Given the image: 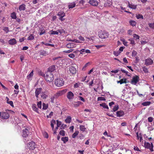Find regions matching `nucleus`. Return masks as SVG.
I'll return each mask as SVG.
<instances>
[{
	"mask_svg": "<svg viewBox=\"0 0 154 154\" xmlns=\"http://www.w3.org/2000/svg\"><path fill=\"white\" fill-rule=\"evenodd\" d=\"M46 74L45 76V80L49 82H52L54 79L53 74L51 72H46Z\"/></svg>",
	"mask_w": 154,
	"mask_h": 154,
	"instance_id": "1",
	"label": "nucleus"
},
{
	"mask_svg": "<svg viewBox=\"0 0 154 154\" xmlns=\"http://www.w3.org/2000/svg\"><path fill=\"white\" fill-rule=\"evenodd\" d=\"M64 81L62 79H57L55 80L54 84L58 87H61L64 84Z\"/></svg>",
	"mask_w": 154,
	"mask_h": 154,
	"instance_id": "2",
	"label": "nucleus"
},
{
	"mask_svg": "<svg viewBox=\"0 0 154 154\" xmlns=\"http://www.w3.org/2000/svg\"><path fill=\"white\" fill-rule=\"evenodd\" d=\"M99 37L102 39L106 38L108 37L109 34L106 31L100 32L98 34Z\"/></svg>",
	"mask_w": 154,
	"mask_h": 154,
	"instance_id": "3",
	"label": "nucleus"
},
{
	"mask_svg": "<svg viewBox=\"0 0 154 154\" xmlns=\"http://www.w3.org/2000/svg\"><path fill=\"white\" fill-rule=\"evenodd\" d=\"M144 145L145 147L146 148L149 149L152 152L153 151V144L152 143H151V144H150L148 142H145Z\"/></svg>",
	"mask_w": 154,
	"mask_h": 154,
	"instance_id": "4",
	"label": "nucleus"
},
{
	"mask_svg": "<svg viewBox=\"0 0 154 154\" xmlns=\"http://www.w3.org/2000/svg\"><path fill=\"white\" fill-rule=\"evenodd\" d=\"M57 15L59 17V19L61 21H64L65 19L63 17L65 16V14L63 11L59 12L57 14Z\"/></svg>",
	"mask_w": 154,
	"mask_h": 154,
	"instance_id": "5",
	"label": "nucleus"
},
{
	"mask_svg": "<svg viewBox=\"0 0 154 154\" xmlns=\"http://www.w3.org/2000/svg\"><path fill=\"white\" fill-rule=\"evenodd\" d=\"M139 77L137 75L134 76L131 81V84L134 85H136L139 81Z\"/></svg>",
	"mask_w": 154,
	"mask_h": 154,
	"instance_id": "6",
	"label": "nucleus"
},
{
	"mask_svg": "<svg viewBox=\"0 0 154 154\" xmlns=\"http://www.w3.org/2000/svg\"><path fill=\"white\" fill-rule=\"evenodd\" d=\"M66 91L67 90L65 89L58 91L54 95V98H57L59 96L65 94L66 92Z\"/></svg>",
	"mask_w": 154,
	"mask_h": 154,
	"instance_id": "7",
	"label": "nucleus"
},
{
	"mask_svg": "<svg viewBox=\"0 0 154 154\" xmlns=\"http://www.w3.org/2000/svg\"><path fill=\"white\" fill-rule=\"evenodd\" d=\"M1 117L3 119H7L9 117V114L7 112L1 113Z\"/></svg>",
	"mask_w": 154,
	"mask_h": 154,
	"instance_id": "8",
	"label": "nucleus"
},
{
	"mask_svg": "<svg viewBox=\"0 0 154 154\" xmlns=\"http://www.w3.org/2000/svg\"><path fill=\"white\" fill-rule=\"evenodd\" d=\"M28 147L30 149L34 150L35 148V143L33 142H29V143L28 144Z\"/></svg>",
	"mask_w": 154,
	"mask_h": 154,
	"instance_id": "9",
	"label": "nucleus"
},
{
	"mask_svg": "<svg viewBox=\"0 0 154 154\" xmlns=\"http://www.w3.org/2000/svg\"><path fill=\"white\" fill-rule=\"evenodd\" d=\"M88 2L91 5L93 6H97L98 4V2L97 1L94 0H90Z\"/></svg>",
	"mask_w": 154,
	"mask_h": 154,
	"instance_id": "10",
	"label": "nucleus"
},
{
	"mask_svg": "<svg viewBox=\"0 0 154 154\" xmlns=\"http://www.w3.org/2000/svg\"><path fill=\"white\" fill-rule=\"evenodd\" d=\"M56 69V67L54 65H52L51 66H50L48 68V72H51L54 71Z\"/></svg>",
	"mask_w": 154,
	"mask_h": 154,
	"instance_id": "11",
	"label": "nucleus"
},
{
	"mask_svg": "<svg viewBox=\"0 0 154 154\" xmlns=\"http://www.w3.org/2000/svg\"><path fill=\"white\" fill-rule=\"evenodd\" d=\"M23 136L24 137H26L28 136L29 133L28 130L26 128L23 130Z\"/></svg>",
	"mask_w": 154,
	"mask_h": 154,
	"instance_id": "12",
	"label": "nucleus"
},
{
	"mask_svg": "<svg viewBox=\"0 0 154 154\" xmlns=\"http://www.w3.org/2000/svg\"><path fill=\"white\" fill-rule=\"evenodd\" d=\"M74 94L71 91H69L67 94V97L69 100L72 99L73 97Z\"/></svg>",
	"mask_w": 154,
	"mask_h": 154,
	"instance_id": "13",
	"label": "nucleus"
},
{
	"mask_svg": "<svg viewBox=\"0 0 154 154\" xmlns=\"http://www.w3.org/2000/svg\"><path fill=\"white\" fill-rule=\"evenodd\" d=\"M75 46L76 44L73 43H69L66 45V47L68 48H72L75 47Z\"/></svg>",
	"mask_w": 154,
	"mask_h": 154,
	"instance_id": "14",
	"label": "nucleus"
},
{
	"mask_svg": "<svg viewBox=\"0 0 154 154\" xmlns=\"http://www.w3.org/2000/svg\"><path fill=\"white\" fill-rule=\"evenodd\" d=\"M69 71L72 74H75L76 71V69L73 66H72L69 68Z\"/></svg>",
	"mask_w": 154,
	"mask_h": 154,
	"instance_id": "15",
	"label": "nucleus"
},
{
	"mask_svg": "<svg viewBox=\"0 0 154 154\" xmlns=\"http://www.w3.org/2000/svg\"><path fill=\"white\" fill-rule=\"evenodd\" d=\"M8 43L10 45H14L16 44L17 41L15 39L13 38L9 40L8 41Z\"/></svg>",
	"mask_w": 154,
	"mask_h": 154,
	"instance_id": "16",
	"label": "nucleus"
},
{
	"mask_svg": "<svg viewBox=\"0 0 154 154\" xmlns=\"http://www.w3.org/2000/svg\"><path fill=\"white\" fill-rule=\"evenodd\" d=\"M42 90V88H37L35 91V96L37 98L38 97V95L41 93Z\"/></svg>",
	"mask_w": 154,
	"mask_h": 154,
	"instance_id": "17",
	"label": "nucleus"
},
{
	"mask_svg": "<svg viewBox=\"0 0 154 154\" xmlns=\"http://www.w3.org/2000/svg\"><path fill=\"white\" fill-rule=\"evenodd\" d=\"M153 61L152 60L150 59H148L145 60V64L147 65H151L152 64Z\"/></svg>",
	"mask_w": 154,
	"mask_h": 154,
	"instance_id": "18",
	"label": "nucleus"
},
{
	"mask_svg": "<svg viewBox=\"0 0 154 154\" xmlns=\"http://www.w3.org/2000/svg\"><path fill=\"white\" fill-rule=\"evenodd\" d=\"M118 83H119L120 84H122L123 83H126L127 82H126V79L125 78H123L121 79L120 81H117Z\"/></svg>",
	"mask_w": 154,
	"mask_h": 154,
	"instance_id": "19",
	"label": "nucleus"
},
{
	"mask_svg": "<svg viewBox=\"0 0 154 154\" xmlns=\"http://www.w3.org/2000/svg\"><path fill=\"white\" fill-rule=\"evenodd\" d=\"M26 5L24 4H22L20 5L19 7V9L20 11H23L25 10Z\"/></svg>",
	"mask_w": 154,
	"mask_h": 154,
	"instance_id": "20",
	"label": "nucleus"
},
{
	"mask_svg": "<svg viewBox=\"0 0 154 154\" xmlns=\"http://www.w3.org/2000/svg\"><path fill=\"white\" fill-rule=\"evenodd\" d=\"M124 115V112L122 111H118L116 112V115L117 116L121 117Z\"/></svg>",
	"mask_w": 154,
	"mask_h": 154,
	"instance_id": "21",
	"label": "nucleus"
},
{
	"mask_svg": "<svg viewBox=\"0 0 154 154\" xmlns=\"http://www.w3.org/2000/svg\"><path fill=\"white\" fill-rule=\"evenodd\" d=\"M75 3L74 2L70 3H69L68 7L69 9L72 8L75 6Z\"/></svg>",
	"mask_w": 154,
	"mask_h": 154,
	"instance_id": "22",
	"label": "nucleus"
},
{
	"mask_svg": "<svg viewBox=\"0 0 154 154\" xmlns=\"http://www.w3.org/2000/svg\"><path fill=\"white\" fill-rule=\"evenodd\" d=\"M112 4V2H111L107 1L104 4V6L106 7H109Z\"/></svg>",
	"mask_w": 154,
	"mask_h": 154,
	"instance_id": "23",
	"label": "nucleus"
},
{
	"mask_svg": "<svg viewBox=\"0 0 154 154\" xmlns=\"http://www.w3.org/2000/svg\"><path fill=\"white\" fill-rule=\"evenodd\" d=\"M61 140L64 143H65L68 140V138L67 137H63L61 138Z\"/></svg>",
	"mask_w": 154,
	"mask_h": 154,
	"instance_id": "24",
	"label": "nucleus"
},
{
	"mask_svg": "<svg viewBox=\"0 0 154 154\" xmlns=\"http://www.w3.org/2000/svg\"><path fill=\"white\" fill-rule=\"evenodd\" d=\"M56 124V121L54 119H52L51 122V125L52 128V130H53L54 129V124Z\"/></svg>",
	"mask_w": 154,
	"mask_h": 154,
	"instance_id": "25",
	"label": "nucleus"
},
{
	"mask_svg": "<svg viewBox=\"0 0 154 154\" xmlns=\"http://www.w3.org/2000/svg\"><path fill=\"white\" fill-rule=\"evenodd\" d=\"M71 117L70 116H68L67 118L65 120V121L66 123H69L71 122Z\"/></svg>",
	"mask_w": 154,
	"mask_h": 154,
	"instance_id": "26",
	"label": "nucleus"
},
{
	"mask_svg": "<svg viewBox=\"0 0 154 154\" xmlns=\"http://www.w3.org/2000/svg\"><path fill=\"white\" fill-rule=\"evenodd\" d=\"M100 106H102L104 108L108 109L109 108L107 105L105 103H102L100 104Z\"/></svg>",
	"mask_w": 154,
	"mask_h": 154,
	"instance_id": "27",
	"label": "nucleus"
},
{
	"mask_svg": "<svg viewBox=\"0 0 154 154\" xmlns=\"http://www.w3.org/2000/svg\"><path fill=\"white\" fill-rule=\"evenodd\" d=\"M39 30L41 31L39 33L40 35H42L45 33V30L43 28H40Z\"/></svg>",
	"mask_w": 154,
	"mask_h": 154,
	"instance_id": "28",
	"label": "nucleus"
},
{
	"mask_svg": "<svg viewBox=\"0 0 154 154\" xmlns=\"http://www.w3.org/2000/svg\"><path fill=\"white\" fill-rule=\"evenodd\" d=\"M33 110L36 112H37L38 109L36 107V105L35 104H33L32 106Z\"/></svg>",
	"mask_w": 154,
	"mask_h": 154,
	"instance_id": "29",
	"label": "nucleus"
},
{
	"mask_svg": "<svg viewBox=\"0 0 154 154\" xmlns=\"http://www.w3.org/2000/svg\"><path fill=\"white\" fill-rule=\"evenodd\" d=\"M79 133V131H75L74 133L72 135V137L73 138H75L77 136Z\"/></svg>",
	"mask_w": 154,
	"mask_h": 154,
	"instance_id": "30",
	"label": "nucleus"
},
{
	"mask_svg": "<svg viewBox=\"0 0 154 154\" xmlns=\"http://www.w3.org/2000/svg\"><path fill=\"white\" fill-rule=\"evenodd\" d=\"M128 6L130 8L133 9H135L136 8V6L130 4L129 2H128Z\"/></svg>",
	"mask_w": 154,
	"mask_h": 154,
	"instance_id": "31",
	"label": "nucleus"
},
{
	"mask_svg": "<svg viewBox=\"0 0 154 154\" xmlns=\"http://www.w3.org/2000/svg\"><path fill=\"white\" fill-rule=\"evenodd\" d=\"M11 16L12 19H16L17 18L16 14L14 12L12 13L11 14Z\"/></svg>",
	"mask_w": 154,
	"mask_h": 154,
	"instance_id": "32",
	"label": "nucleus"
},
{
	"mask_svg": "<svg viewBox=\"0 0 154 154\" xmlns=\"http://www.w3.org/2000/svg\"><path fill=\"white\" fill-rule=\"evenodd\" d=\"M130 25L133 26H135L136 24V22L134 20H131L129 21Z\"/></svg>",
	"mask_w": 154,
	"mask_h": 154,
	"instance_id": "33",
	"label": "nucleus"
},
{
	"mask_svg": "<svg viewBox=\"0 0 154 154\" xmlns=\"http://www.w3.org/2000/svg\"><path fill=\"white\" fill-rule=\"evenodd\" d=\"M136 17L137 19H143V16L141 14H137Z\"/></svg>",
	"mask_w": 154,
	"mask_h": 154,
	"instance_id": "34",
	"label": "nucleus"
},
{
	"mask_svg": "<svg viewBox=\"0 0 154 154\" xmlns=\"http://www.w3.org/2000/svg\"><path fill=\"white\" fill-rule=\"evenodd\" d=\"M151 102L149 101L143 102L142 104L143 106H147L151 104Z\"/></svg>",
	"mask_w": 154,
	"mask_h": 154,
	"instance_id": "35",
	"label": "nucleus"
},
{
	"mask_svg": "<svg viewBox=\"0 0 154 154\" xmlns=\"http://www.w3.org/2000/svg\"><path fill=\"white\" fill-rule=\"evenodd\" d=\"M50 31L51 32V35H58L59 33L57 31L51 30Z\"/></svg>",
	"mask_w": 154,
	"mask_h": 154,
	"instance_id": "36",
	"label": "nucleus"
},
{
	"mask_svg": "<svg viewBox=\"0 0 154 154\" xmlns=\"http://www.w3.org/2000/svg\"><path fill=\"white\" fill-rule=\"evenodd\" d=\"M33 71H32L27 76V79H30V78L33 76Z\"/></svg>",
	"mask_w": 154,
	"mask_h": 154,
	"instance_id": "37",
	"label": "nucleus"
},
{
	"mask_svg": "<svg viewBox=\"0 0 154 154\" xmlns=\"http://www.w3.org/2000/svg\"><path fill=\"white\" fill-rule=\"evenodd\" d=\"M34 37L33 36V34H31L29 36V37L28 38L27 40H32L34 39Z\"/></svg>",
	"mask_w": 154,
	"mask_h": 154,
	"instance_id": "38",
	"label": "nucleus"
},
{
	"mask_svg": "<svg viewBox=\"0 0 154 154\" xmlns=\"http://www.w3.org/2000/svg\"><path fill=\"white\" fill-rule=\"evenodd\" d=\"M133 36L134 39L136 40L139 39L140 37L139 36L135 34H133Z\"/></svg>",
	"mask_w": 154,
	"mask_h": 154,
	"instance_id": "39",
	"label": "nucleus"
},
{
	"mask_svg": "<svg viewBox=\"0 0 154 154\" xmlns=\"http://www.w3.org/2000/svg\"><path fill=\"white\" fill-rule=\"evenodd\" d=\"M46 54V51L44 50L40 52V54L43 56H45Z\"/></svg>",
	"mask_w": 154,
	"mask_h": 154,
	"instance_id": "40",
	"label": "nucleus"
},
{
	"mask_svg": "<svg viewBox=\"0 0 154 154\" xmlns=\"http://www.w3.org/2000/svg\"><path fill=\"white\" fill-rule=\"evenodd\" d=\"M80 128L81 131H85L86 128H85V126L83 125H80Z\"/></svg>",
	"mask_w": 154,
	"mask_h": 154,
	"instance_id": "41",
	"label": "nucleus"
},
{
	"mask_svg": "<svg viewBox=\"0 0 154 154\" xmlns=\"http://www.w3.org/2000/svg\"><path fill=\"white\" fill-rule=\"evenodd\" d=\"M119 109V106L118 105H116L114 106L113 109V111L114 112H115L117 111Z\"/></svg>",
	"mask_w": 154,
	"mask_h": 154,
	"instance_id": "42",
	"label": "nucleus"
},
{
	"mask_svg": "<svg viewBox=\"0 0 154 154\" xmlns=\"http://www.w3.org/2000/svg\"><path fill=\"white\" fill-rule=\"evenodd\" d=\"M59 134L62 136H64L65 135V131L64 130H61L59 132Z\"/></svg>",
	"mask_w": 154,
	"mask_h": 154,
	"instance_id": "43",
	"label": "nucleus"
},
{
	"mask_svg": "<svg viewBox=\"0 0 154 154\" xmlns=\"http://www.w3.org/2000/svg\"><path fill=\"white\" fill-rule=\"evenodd\" d=\"M148 25L150 28L154 29V23H149Z\"/></svg>",
	"mask_w": 154,
	"mask_h": 154,
	"instance_id": "44",
	"label": "nucleus"
},
{
	"mask_svg": "<svg viewBox=\"0 0 154 154\" xmlns=\"http://www.w3.org/2000/svg\"><path fill=\"white\" fill-rule=\"evenodd\" d=\"M129 41L130 42V44L131 45H134L135 42L134 40L132 38H130Z\"/></svg>",
	"mask_w": 154,
	"mask_h": 154,
	"instance_id": "45",
	"label": "nucleus"
},
{
	"mask_svg": "<svg viewBox=\"0 0 154 154\" xmlns=\"http://www.w3.org/2000/svg\"><path fill=\"white\" fill-rule=\"evenodd\" d=\"M97 100H105L106 99L104 97H98L97 98Z\"/></svg>",
	"mask_w": 154,
	"mask_h": 154,
	"instance_id": "46",
	"label": "nucleus"
},
{
	"mask_svg": "<svg viewBox=\"0 0 154 154\" xmlns=\"http://www.w3.org/2000/svg\"><path fill=\"white\" fill-rule=\"evenodd\" d=\"M43 109H46L48 108V106L46 105V104L44 103H43Z\"/></svg>",
	"mask_w": 154,
	"mask_h": 154,
	"instance_id": "47",
	"label": "nucleus"
},
{
	"mask_svg": "<svg viewBox=\"0 0 154 154\" xmlns=\"http://www.w3.org/2000/svg\"><path fill=\"white\" fill-rule=\"evenodd\" d=\"M120 53V52L119 51H113V54L114 55L116 56H118Z\"/></svg>",
	"mask_w": 154,
	"mask_h": 154,
	"instance_id": "48",
	"label": "nucleus"
},
{
	"mask_svg": "<svg viewBox=\"0 0 154 154\" xmlns=\"http://www.w3.org/2000/svg\"><path fill=\"white\" fill-rule=\"evenodd\" d=\"M37 106L38 108H41L42 107V102L41 101H40L39 102H38L37 103Z\"/></svg>",
	"mask_w": 154,
	"mask_h": 154,
	"instance_id": "49",
	"label": "nucleus"
},
{
	"mask_svg": "<svg viewBox=\"0 0 154 154\" xmlns=\"http://www.w3.org/2000/svg\"><path fill=\"white\" fill-rule=\"evenodd\" d=\"M143 70L145 72V73H147L148 72V70L147 69V68L145 67H143Z\"/></svg>",
	"mask_w": 154,
	"mask_h": 154,
	"instance_id": "50",
	"label": "nucleus"
},
{
	"mask_svg": "<svg viewBox=\"0 0 154 154\" xmlns=\"http://www.w3.org/2000/svg\"><path fill=\"white\" fill-rule=\"evenodd\" d=\"M57 125L58 127H60V126L61 125V122L59 121L58 120H57Z\"/></svg>",
	"mask_w": 154,
	"mask_h": 154,
	"instance_id": "51",
	"label": "nucleus"
},
{
	"mask_svg": "<svg viewBox=\"0 0 154 154\" xmlns=\"http://www.w3.org/2000/svg\"><path fill=\"white\" fill-rule=\"evenodd\" d=\"M137 54V53L136 51H133L132 52V56L134 57Z\"/></svg>",
	"mask_w": 154,
	"mask_h": 154,
	"instance_id": "52",
	"label": "nucleus"
},
{
	"mask_svg": "<svg viewBox=\"0 0 154 154\" xmlns=\"http://www.w3.org/2000/svg\"><path fill=\"white\" fill-rule=\"evenodd\" d=\"M43 135L45 138H48V134L46 132H45L43 134Z\"/></svg>",
	"mask_w": 154,
	"mask_h": 154,
	"instance_id": "53",
	"label": "nucleus"
},
{
	"mask_svg": "<svg viewBox=\"0 0 154 154\" xmlns=\"http://www.w3.org/2000/svg\"><path fill=\"white\" fill-rule=\"evenodd\" d=\"M73 51V49H71L67 51H65L63 52L66 53H69L71 52L72 51Z\"/></svg>",
	"mask_w": 154,
	"mask_h": 154,
	"instance_id": "54",
	"label": "nucleus"
},
{
	"mask_svg": "<svg viewBox=\"0 0 154 154\" xmlns=\"http://www.w3.org/2000/svg\"><path fill=\"white\" fill-rule=\"evenodd\" d=\"M81 103V102L80 101H78L76 102V103L75 104V106H78Z\"/></svg>",
	"mask_w": 154,
	"mask_h": 154,
	"instance_id": "55",
	"label": "nucleus"
},
{
	"mask_svg": "<svg viewBox=\"0 0 154 154\" xmlns=\"http://www.w3.org/2000/svg\"><path fill=\"white\" fill-rule=\"evenodd\" d=\"M45 45L46 46H50L53 47H54V45L53 44H52L49 43H45Z\"/></svg>",
	"mask_w": 154,
	"mask_h": 154,
	"instance_id": "56",
	"label": "nucleus"
},
{
	"mask_svg": "<svg viewBox=\"0 0 154 154\" xmlns=\"http://www.w3.org/2000/svg\"><path fill=\"white\" fill-rule=\"evenodd\" d=\"M66 126V125H64V124H62L61 125V127H60V129H63L64 128H65Z\"/></svg>",
	"mask_w": 154,
	"mask_h": 154,
	"instance_id": "57",
	"label": "nucleus"
},
{
	"mask_svg": "<svg viewBox=\"0 0 154 154\" xmlns=\"http://www.w3.org/2000/svg\"><path fill=\"white\" fill-rule=\"evenodd\" d=\"M58 32H59L60 34H62L63 32H65V31L63 29H59L58 30Z\"/></svg>",
	"mask_w": 154,
	"mask_h": 154,
	"instance_id": "58",
	"label": "nucleus"
},
{
	"mask_svg": "<svg viewBox=\"0 0 154 154\" xmlns=\"http://www.w3.org/2000/svg\"><path fill=\"white\" fill-rule=\"evenodd\" d=\"M68 56L70 58H74L75 56L74 54H70Z\"/></svg>",
	"mask_w": 154,
	"mask_h": 154,
	"instance_id": "59",
	"label": "nucleus"
},
{
	"mask_svg": "<svg viewBox=\"0 0 154 154\" xmlns=\"http://www.w3.org/2000/svg\"><path fill=\"white\" fill-rule=\"evenodd\" d=\"M153 120V118L152 117H149L148 118V121L149 122H151Z\"/></svg>",
	"mask_w": 154,
	"mask_h": 154,
	"instance_id": "60",
	"label": "nucleus"
},
{
	"mask_svg": "<svg viewBox=\"0 0 154 154\" xmlns=\"http://www.w3.org/2000/svg\"><path fill=\"white\" fill-rule=\"evenodd\" d=\"M6 32V33H7L9 32V30L8 27H5L3 29Z\"/></svg>",
	"mask_w": 154,
	"mask_h": 154,
	"instance_id": "61",
	"label": "nucleus"
},
{
	"mask_svg": "<svg viewBox=\"0 0 154 154\" xmlns=\"http://www.w3.org/2000/svg\"><path fill=\"white\" fill-rule=\"evenodd\" d=\"M86 50L85 49H82L80 51V54H82L83 52H85Z\"/></svg>",
	"mask_w": 154,
	"mask_h": 154,
	"instance_id": "62",
	"label": "nucleus"
},
{
	"mask_svg": "<svg viewBox=\"0 0 154 154\" xmlns=\"http://www.w3.org/2000/svg\"><path fill=\"white\" fill-rule=\"evenodd\" d=\"M47 97V95L45 94H43L42 95H41V97L44 99H46Z\"/></svg>",
	"mask_w": 154,
	"mask_h": 154,
	"instance_id": "63",
	"label": "nucleus"
},
{
	"mask_svg": "<svg viewBox=\"0 0 154 154\" xmlns=\"http://www.w3.org/2000/svg\"><path fill=\"white\" fill-rule=\"evenodd\" d=\"M7 103L10 104L12 106H14L13 102L12 101H9Z\"/></svg>",
	"mask_w": 154,
	"mask_h": 154,
	"instance_id": "64",
	"label": "nucleus"
}]
</instances>
